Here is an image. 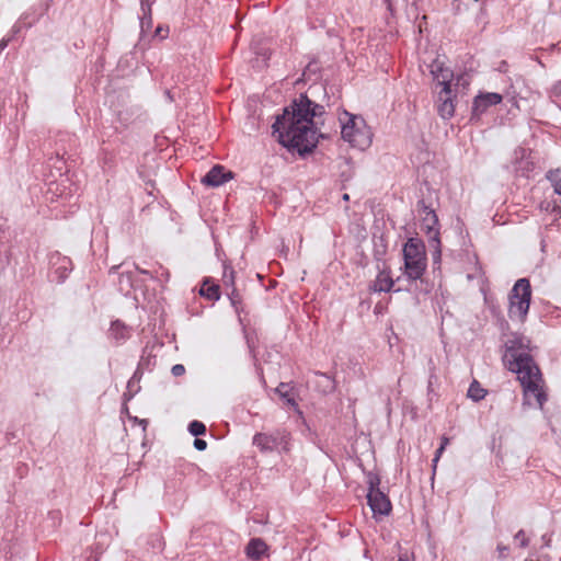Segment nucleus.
Here are the masks:
<instances>
[{"label":"nucleus","mask_w":561,"mask_h":561,"mask_svg":"<svg viewBox=\"0 0 561 561\" xmlns=\"http://www.w3.org/2000/svg\"><path fill=\"white\" fill-rule=\"evenodd\" d=\"M322 110L321 105L300 94L290 106L284 108L282 115L276 117L272 126L273 135L279 144L290 150H297L300 154L310 152L318 141L313 117L321 115Z\"/></svg>","instance_id":"f257e3e1"},{"label":"nucleus","mask_w":561,"mask_h":561,"mask_svg":"<svg viewBox=\"0 0 561 561\" xmlns=\"http://www.w3.org/2000/svg\"><path fill=\"white\" fill-rule=\"evenodd\" d=\"M505 346L504 360L510 370L517 375L524 389L525 401L530 404V399L534 398L541 408L546 401V394L542 391L541 373L526 352L529 347V340L515 335L505 342Z\"/></svg>","instance_id":"f03ea898"},{"label":"nucleus","mask_w":561,"mask_h":561,"mask_svg":"<svg viewBox=\"0 0 561 561\" xmlns=\"http://www.w3.org/2000/svg\"><path fill=\"white\" fill-rule=\"evenodd\" d=\"M342 138L353 147L365 149L371 144V133L363 117L344 112L340 116Z\"/></svg>","instance_id":"7ed1b4c3"},{"label":"nucleus","mask_w":561,"mask_h":561,"mask_svg":"<svg viewBox=\"0 0 561 561\" xmlns=\"http://www.w3.org/2000/svg\"><path fill=\"white\" fill-rule=\"evenodd\" d=\"M417 211L422 221L421 228L426 233L430 247L434 251V261L438 262L440 260V240L439 231L437 229V215L424 203V201H420L417 203Z\"/></svg>","instance_id":"20e7f679"},{"label":"nucleus","mask_w":561,"mask_h":561,"mask_svg":"<svg viewBox=\"0 0 561 561\" xmlns=\"http://www.w3.org/2000/svg\"><path fill=\"white\" fill-rule=\"evenodd\" d=\"M404 273L410 279H419L425 271L424 247L410 239L403 248Z\"/></svg>","instance_id":"39448f33"},{"label":"nucleus","mask_w":561,"mask_h":561,"mask_svg":"<svg viewBox=\"0 0 561 561\" xmlns=\"http://www.w3.org/2000/svg\"><path fill=\"white\" fill-rule=\"evenodd\" d=\"M531 289L529 280L520 278L514 285L510 296V317L523 320L529 309Z\"/></svg>","instance_id":"423d86ee"},{"label":"nucleus","mask_w":561,"mask_h":561,"mask_svg":"<svg viewBox=\"0 0 561 561\" xmlns=\"http://www.w3.org/2000/svg\"><path fill=\"white\" fill-rule=\"evenodd\" d=\"M368 484L369 490L367 494L368 505L370 506L373 513L379 515H388L391 511V503L388 496L380 491L379 484L380 479L377 474L369 473L368 474Z\"/></svg>","instance_id":"0eeeda50"},{"label":"nucleus","mask_w":561,"mask_h":561,"mask_svg":"<svg viewBox=\"0 0 561 561\" xmlns=\"http://www.w3.org/2000/svg\"><path fill=\"white\" fill-rule=\"evenodd\" d=\"M438 105L437 110L443 118H450L455 112V105L453 101V91L450 85H445L438 92Z\"/></svg>","instance_id":"6e6552de"},{"label":"nucleus","mask_w":561,"mask_h":561,"mask_svg":"<svg viewBox=\"0 0 561 561\" xmlns=\"http://www.w3.org/2000/svg\"><path fill=\"white\" fill-rule=\"evenodd\" d=\"M503 100L502 95L499 93L486 92L480 93L474 98L472 113L473 115H480L484 113L488 107L492 105H496L501 103Z\"/></svg>","instance_id":"1a4fd4ad"},{"label":"nucleus","mask_w":561,"mask_h":561,"mask_svg":"<svg viewBox=\"0 0 561 561\" xmlns=\"http://www.w3.org/2000/svg\"><path fill=\"white\" fill-rule=\"evenodd\" d=\"M431 75L433 79L437 81V83L444 88L445 85H450L454 79V73L449 68L444 66V62L439 59H435L430 66Z\"/></svg>","instance_id":"9d476101"},{"label":"nucleus","mask_w":561,"mask_h":561,"mask_svg":"<svg viewBox=\"0 0 561 561\" xmlns=\"http://www.w3.org/2000/svg\"><path fill=\"white\" fill-rule=\"evenodd\" d=\"M232 179V172H225L224 167L215 165L209 172L202 179V183L208 186L217 187L227 181Z\"/></svg>","instance_id":"9b49d317"},{"label":"nucleus","mask_w":561,"mask_h":561,"mask_svg":"<svg viewBox=\"0 0 561 561\" xmlns=\"http://www.w3.org/2000/svg\"><path fill=\"white\" fill-rule=\"evenodd\" d=\"M268 547L265 541L261 538H253L249 541L245 547V553L250 559L259 560L265 552Z\"/></svg>","instance_id":"f8f14e48"},{"label":"nucleus","mask_w":561,"mask_h":561,"mask_svg":"<svg viewBox=\"0 0 561 561\" xmlns=\"http://www.w3.org/2000/svg\"><path fill=\"white\" fill-rule=\"evenodd\" d=\"M253 444L262 451H271L276 444V437L273 435L259 433L253 437Z\"/></svg>","instance_id":"ddd939ff"},{"label":"nucleus","mask_w":561,"mask_h":561,"mask_svg":"<svg viewBox=\"0 0 561 561\" xmlns=\"http://www.w3.org/2000/svg\"><path fill=\"white\" fill-rule=\"evenodd\" d=\"M393 286L391 276L386 272L381 271L374 282L373 289L375 291H389Z\"/></svg>","instance_id":"4468645a"},{"label":"nucleus","mask_w":561,"mask_h":561,"mask_svg":"<svg viewBox=\"0 0 561 561\" xmlns=\"http://www.w3.org/2000/svg\"><path fill=\"white\" fill-rule=\"evenodd\" d=\"M317 377L319 378L317 386L323 393H330L334 390L335 383L331 377L325 374H317Z\"/></svg>","instance_id":"2eb2a0df"},{"label":"nucleus","mask_w":561,"mask_h":561,"mask_svg":"<svg viewBox=\"0 0 561 561\" xmlns=\"http://www.w3.org/2000/svg\"><path fill=\"white\" fill-rule=\"evenodd\" d=\"M199 294L211 300L219 299V286L216 284H209L207 280L204 282Z\"/></svg>","instance_id":"dca6fc26"},{"label":"nucleus","mask_w":561,"mask_h":561,"mask_svg":"<svg viewBox=\"0 0 561 561\" xmlns=\"http://www.w3.org/2000/svg\"><path fill=\"white\" fill-rule=\"evenodd\" d=\"M486 394V391L480 386V383L473 380L468 389V397L473 401L482 400Z\"/></svg>","instance_id":"f3484780"},{"label":"nucleus","mask_w":561,"mask_h":561,"mask_svg":"<svg viewBox=\"0 0 561 561\" xmlns=\"http://www.w3.org/2000/svg\"><path fill=\"white\" fill-rule=\"evenodd\" d=\"M548 179L552 183L554 187V192L561 195V169H557L554 171H550L548 173Z\"/></svg>","instance_id":"a211bd4d"},{"label":"nucleus","mask_w":561,"mask_h":561,"mask_svg":"<svg viewBox=\"0 0 561 561\" xmlns=\"http://www.w3.org/2000/svg\"><path fill=\"white\" fill-rule=\"evenodd\" d=\"M276 392L280 396V398H283L287 404H290L293 407L296 405V402L294 400V398L291 397L289 390H288V385L286 383H280L277 388H276Z\"/></svg>","instance_id":"6ab92c4d"},{"label":"nucleus","mask_w":561,"mask_h":561,"mask_svg":"<svg viewBox=\"0 0 561 561\" xmlns=\"http://www.w3.org/2000/svg\"><path fill=\"white\" fill-rule=\"evenodd\" d=\"M188 431L190 433L193 435V436H199V435H203L205 434L206 432V426L199 422V421H193L190 425H188Z\"/></svg>","instance_id":"aec40b11"},{"label":"nucleus","mask_w":561,"mask_h":561,"mask_svg":"<svg viewBox=\"0 0 561 561\" xmlns=\"http://www.w3.org/2000/svg\"><path fill=\"white\" fill-rule=\"evenodd\" d=\"M515 540L519 542V546L522 548H525L528 546V538L526 537L525 535V531L524 530H519L516 535H515Z\"/></svg>","instance_id":"412c9836"},{"label":"nucleus","mask_w":561,"mask_h":561,"mask_svg":"<svg viewBox=\"0 0 561 561\" xmlns=\"http://www.w3.org/2000/svg\"><path fill=\"white\" fill-rule=\"evenodd\" d=\"M224 283L233 287L234 284V272L231 270L229 274L225 271Z\"/></svg>","instance_id":"4be33fe9"},{"label":"nucleus","mask_w":561,"mask_h":561,"mask_svg":"<svg viewBox=\"0 0 561 561\" xmlns=\"http://www.w3.org/2000/svg\"><path fill=\"white\" fill-rule=\"evenodd\" d=\"M184 371H185V368H184V366H183V365H181V364H176V365H174V366L172 367V374H173V376H175V377L182 376V375L184 374Z\"/></svg>","instance_id":"5701e85b"},{"label":"nucleus","mask_w":561,"mask_h":561,"mask_svg":"<svg viewBox=\"0 0 561 561\" xmlns=\"http://www.w3.org/2000/svg\"><path fill=\"white\" fill-rule=\"evenodd\" d=\"M445 448L444 446H440L437 450H436V454H435V457L433 459V470L435 471L436 470V467H437V462L442 456V454L444 453Z\"/></svg>","instance_id":"b1692460"},{"label":"nucleus","mask_w":561,"mask_h":561,"mask_svg":"<svg viewBox=\"0 0 561 561\" xmlns=\"http://www.w3.org/2000/svg\"><path fill=\"white\" fill-rule=\"evenodd\" d=\"M194 447H195L197 450H205V449H206V447H207V443H206L204 439L195 438V440H194Z\"/></svg>","instance_id":"393cba45"},{"label":"nucleus","mask_w":561,"mask_h":561,"mask_svg":"<svg viewBox=\"0 0 561 561\" xmlns=\"http://www.w3.org/2000/svg\"><path fill=\"white\" fill-rule=\"evenodd\" d=\"M551 93L556 96H560L561 95V80L560 81H557L552 88H551Z\"/></svg>","instance_id":"a878e982"},{"label":"nucleus","mask_w":561,"mask_h":561,"mask_svg":"<svg viewBox=\"0 0 561 561\" xmlns=\"http://www.w3.org/2000/svg\"><path fill=\"white\" fill-rule=\"evenodd\" d=\"M230 299L233 305H236L239 301V294L234 287H232V290L230 293Z\"/></svg>","instance_id":"bb28decb"},{"label":"nucleus","mask_w":561,"mask_h":561,"mask_svg":"<svg viewBox=\"0 0 561 561\" xmlns=\"http://www.w3.org/2000/svg\"><path fill=\"white\" fill-rule=\"evenodd\" d=\"M541 539H542L545 546H547V547L550 546V537H548L547 535H543Z\"/></svg>","instance_id":"cd10ccee"},{"label":"nucleus","mask_w":561,"mask_h":561,"mask_svg":"<svg viewBox=\"0 0 561 561\" xmlns=\"http://www.w3.org/2000/svg\"><path fill=\"white\" fill-rule=\"evenodd\" d=\"M448 443H449V438L444 436V437L442 438V444H440V446H444V448H446V446L448 445Z\"/></svg>","instance_id":"c85d7f7f"},{"label":"nucleus","mask_w":561,"mask_h":561,"mask_svg":"<svg viewBox=\"0 0 561 561\" xmlns=\"http://www.w3.org/2000/svg\"><path fill=\"white\" fill-rule=\"evenodd\" d=\"M7 45H8V41L2 39V41L0 42V51H1V50H3V49L7 47Z\"/></svg>","instance_id":"c756f323"},{"label":"nucleus","mask_w":561,"mask_h":561,"mask_svg":"<svg viewBox=\"0 0 561 561\" xmlns=\"http://www.w3.org/2000/svg\"><path fill=\"white\" fill-rule=\"evenodd\" d=\"M398 561H410V558L408 554H401L398 559Z\"/></svg>","instance_id":"7c9ffc66"},{"label":"nucleus","mask_w":561,"mask_h":561,"mask_svg":"<svg viewBox=\"0 0 561 561\" xmlns=\"http://www.w3.org/2000/svg\"><path fill=\"white\" fill-rule=\"evenodd\" d=\"M348 199H350L348 194H344V195H343V201H348Z\"/></svg>","instance_id":"2f4dec72"}]
</instances>
